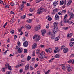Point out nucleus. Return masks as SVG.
Returning a JSON list of instances; mask_svg holds the SVG:
<instances>
[{"mask_svg": "<svg viewBox=\"0 0 74 74\" xmlns=\"http://www.w3.org/2000/svg\"><path fill=\"white\" fill-rule=\"evenodd\" d=\"M53 32L54 34H56L58 32V28L53 27Z\"/></svg>", "mask_w": 74, "mask_h": 74, "instance_id": "obj_3", "label": "nucleus"}, {"mask_svg": "<svg viewBox=\"0 0 74 74\" xmlns=\"http://www.w3.org/2000/svg\"><path fill=\"white\" fill-rule=\"evenodd\" d=\"M49 52L50 53H51L52 52V49L51 48H49L48 49Z\"/></svg>", "mask_w": 74, "mask_h": 74, "instance_id": "obj_29", "label": "nucleus"}, {"mask_svg": "<svg viewBox=\"0 0 74 74\" xmlns=\"http://www.w3.org/2000/svg\"><path fill=\"white\" fill-rule=\"evenodd\" d=\"M71 17L73 18V19H74V14H71Z\"/></svg>", "mask_w": 74, "mask_h": 74, "instance_id": "obj_60", "label": "nucleus"}, {"mask_svg": "<svg viewBox=\"0 0 74 74\" xmlns=\"http://www.w3.org/2000/svg\"><path fill=\"white\" fill-rule=\"evenodd\" d=\"M30 59H31V57L29 56L27 57V61H29Z\"/></svg>", "mask_w": 74, "mask_h": 74, "instance_id": "obj_28", "label": "nucleus"}, {"mask_svg": "<svg viewBox=\"0 0 74 74\" xmlns=\"http://www.w3.org/2000/svg\"><path fill=\"white\" fill-rule=\"evenodd\" d=\"M28 42L27 41H25L23 44V45H24V47H26L28 46Z\"/></svg>", "mask_w": 74, "mask_h": 74, "instance_id": "obj_7", "label": "nucleus"}, {"mask_svg": "<svg viewBox=\"0 0 74 74\" xmlns=\"http://www.w3.org/2000/svg\"><path fill=\"white\" fill-rule=\"evenodd\" d=\"M36 47H37V43H34L32 46V49H35V48H36Z\"/></svg>", "mask_w": 74, "mask_h": 74, "instance_id": "obj_14", "label": "nucleus"}, {"mask_svg": "<svg viewBox=\"0 0 74 74\" xmlns=\"http://www.w3.org/2000/svg\"><path fill=\"white\" fill-rule=\"evenodd\" d=\"M71 3H72V0H69V1L67 5L68 6L70 5V4H71Z\"/></svg>", "mask_w": 74, "mask_h": 74, "instance_id": "obj_22", "label": "nucleus"}, {"mask_svg": "<svg viewBox=\"0 0 74 74\" xmlns=\"http://www.w3.org/2000/svg\"><path fill=\"white\" fill-rule=\"evenodd\" d=\"M11 72V71H8L7 72V74H12Z\"/></svg>", "mask_w": 74, "mask_h": 74, "instance_id": "obj_48", "label": "nucleus"}, {"mask_svg": "<svg viewBox=\"0 0 74 74\" xmlns=\"http://www.w3.org/2000/svg\"><path fill=\"white\" fill-rule=\"evenodd\" d=\"M7 25V22H6L3 26V27H4V28H5V27Z\"/></svg>", "mask_w": 74, "mask_h": 74, "instance_id": "obj_54", "label": "nucleus"}, {"mask_svg": "<svg viewBox=\"0 0 74 74\" xmlns=\"http://www.w3.org/2000/svg\"><path fill=\"white\" fill-rule=\"evenodd\" d=\"M51 38L52 40H53L55 39V35L54 34L51 35Z\"/></svg>", "mask_w": 74, "mask_h": 74, "instance_id": "obj_20", "label": "nucleus"}, {"mask_svg": "<svg viewBox=\"0 0 74 74\" xmlns=\"http://www.w3.org/2000/svg\"><path fill=\"white\" fill-rule=\"evenodd\" d=\"M38 37V35H35L33 37V39L34 40L35 38H36L37 37Z\"/></svg>", "mask_w": 74, "mask_h": 74, "instance_id": "obj_26", "label": "nucleus"}, {"mask_svg": "<svg viewBox=\"0 0 74 74\" xmlns=\"http://www.w3.org/2000/svg\"><path fill=\"white\" fill-rule=\"evenodd\" d=\"M58 22H54L53 24V27L58 28Z\"/></svg>", "mask_w": 74, "mask_h": 74, "instance_id": "obj_5", "label": "nucleus"}, {"mask_svg": "<svg viewBox=\"0 0 74 74\" xmlns=\"http://www.w3.org/2000/svg\"><path fill=\"white\" fill-rule=\"evenodd\" d=\"M37 74H40V70H38L37 73Z\"/></svg>", "mask_w": 74, "mask_h": 74, "instance_id": "obj_61", "label": "nucleus"}, {"mask_svg": "<svg viewBox=\"0 0 74 74\" xmlns=\"http://www.w3.org/2000/svg\"><path fill=\"white\" fill-rule=\"evenodd\" d=\"M40 49H37V50L36 51V54H38H38H40Z\"/></svg>", "mask_w": 74, "mask_h": 74, "instance_id": "obj_16", "label": "nucleus"}, {"mask_svg": "<svg viewBox=\"0 0 74 74\" xmlns=\"http://www.w3.org/2000/svg\"><path fill=\"white\" fill-rule=\"evenodd\" d=\"M56 50H54V52L56 53L57 52H59L60 51V49L58 47H56L55 48Z\"/></svg>", "mask_w": 74, "mask_h": 74, "instance_id": "obj_4", "label": "nucleus"}, {"mask_svg": "<svg viewBox=\"0 0 74 74\" xmlns=\"http://www.w3.org/2000/svg\"><path fill=\"white\" fill-rule=\"evenodd\" d=\"M41 28V27L40 25H38L35 27V30L36 31H38V30L40 29Z\"/></svg>", "mask_w": 74, "mask_h": 74, "instance_id": "obj_9", "label": "nucleus"}, {"mask_svg": "<svg viewBox=\"0 0 74 74\" xmlns=\"http://www.w3.org/2000/svg\"><path fill=\"white\" fill-rule=\"evenodd\" d=\"M35 53L36 52L35 51H34L33 52L32 56H35Z\"/></svg>", "mask_w": 74, "mask_h": 74, "instance_id": "obj_43", "label": "nucleus"}, {"mask_svg": "<svg viewBox=\"0 0 74 74\" xmlns=\"http://www.w3.org/2000/svg\"><path fill=\"white\" fill-rule=\"evenodd\" d=\"M64 3V0H61L60 2V5H63Z\"/></svg>", "mask_w": 74, "mask_h": 74, "instance_id": "obj_21", "label": "nucleus"}, {"mask_svg": "<svg viewBox=\"0 0 74 74\" xmlns=\"http://www.w3.org/2000/svg\"><path fill=\"white\" fill-rule=\"evenodd\" d=\"M70 41H74V38H72L70 40Z\"/></svg>", "mask_w": 74, "mask_h": 74, "instance_id": "obj_59", "label": "nucleus"}, {"mask_svg": "<svg viewBox=\"0 0 74 74\" xmlns=\"http://www.w3.org/2000/svg\"><path fill=\"white\" fill-rule=\"evenodd\" d=\"M68 29V27H64V30H67Z\"/></svg>", "mask_w": 74, "mask_h": 74, "instance_id": "obj_57", "label": "nucleus"}, {"mask_svg": "<svg viewBox=\"0 0 74 74\" xmlns=\"http://www.w3.org/2000/svg\"><path fill=\"white\" fill-rule=\"evenodd\" d=\"M11 32L12 34H14V31L13 30H11Z\"/></svg>", "mask_w": 74, "mask_h": 74, "instance_id": "obj_63", "label": "nucleus"}, {"mask_svg": "<svg viewBox=\"0 0 74 74\" xmlns=\"http://www.w3.org/2000/svg\"><path fill=\"white\" fill-rule=\"evenodd\" d=\"M21 49L20 48L18 47V53H22V51H23L22 48L21 47Z\"/></svg>", "mask_w": 74, "mask_h": 74, "instance_id": "obj_10", "label": "nucleus"}, {"mask_svg": "<svg viewBox=\"0 0 74 74\" xmlns=\"http://www.w3.org/2000/svg\"><path fill=\"white\" fill-rule=\"evenodd\" d=\"M23 7H24V5L23 4L21 5L20 6V9L19 11L20 12H21V11H22L23 9Z\"/></svg>", "mask_w": 74, "mask_h": 74, "instance_id": "obj_6", "label": "nucleus"}, {"mask_svg": "<svg viewBox=\"0 0 74 74\" xmlns=\"http://www.w3.org/2000/svg\"><path fill=\"white\" fill-rule=\"evenodd\" d=\"M66 4V2L65 3V5L62 6L63 8H65V7H66V5H65Z\"/></svg>", "mask_w": 74, "mask_h": 74, "instance_id": "obj_58", "label": "nucleus"}, {"mask_svg": "<svg viewBox=\"0 0 74 74\" xmlns=\"http://www.w3.org/2000/svg\"><path fill=\"white\" fill-rule=\"evenodd\" d=\"M19 67V64H18L15 66V68H16V69H17V68H18V67Z\"/></svg>", "mask_w": 74, "mask_h": 74, "instance_id": "obj_53", "label": "nucleus"}, {"mask_svg": "<svg viewBox=\"0 0 74 74\" xmlns=\"http://www.w3.org/2000/svg\"><path fill=\"white\" fill-rule=\"evenodd\" d=\"M5 68L4 67L3 68H2V71L3 72H4L5 71Z\"/></svg>", "mask_w": 74, "mask_h": 74, "instance_id": "obj_47", "label": "nucleus"}, {"mask_svg": "<svg viewBox=\"0 0 74 74\" xmlns=\"http://www.w3.org/2000/svg\"><path fill=\"white\" fill-rule=\"evenodd\" d=\"M55 57L56 58H60V56H59L58 54H56L55 55Z\"/></svg>", "mask_w": 74, "mask_h": 74, "instance_id": "obj_39", "label": "nucleus"}, {"mask_svg": "<svg viewBox=\"0 0 74 74\" xmlns=\"http://www.w3.org/2000/svg\"><path fill=\"white\" fill-rule=\"evenodd\" d=\"M64 23H67V20L66 19V18H64Z\"/></svg>", "mask_w": 74, "mask_h": 74, "instance_id": "obj_44", "label": "nucleus"}, {"mask_svg": "<svg viewBox=\"0 0 74 74\" xmlns=\"http://www.w3.org/2000/svg\"><path fill=\"white\" fill-rule=\"evenodd\" d=\"M25 70H28V69H29V65H26L25 66Z\"/></svg>", "mask_w": 74, "mask_h": 74, "instance_id": "obj_18", "label": "nucleus"}, {"mask_svg": "<svg viewBox=\"0 0 74 74\" xmlns=\"http://www.w3.org/2000/svg\"><path fill=\"white\" fill-rule=\"evenodd\" d=\"M37 14L40 15L42 12H44V11L46 12L47 10L46 9H45L43 8H40L37 10Z\"/></svg>", "mask_w": 74, "mask_h": 74, "instance_id": "obj_1", "label": "nucleus"}, {"mask_svg": "<svg viewBox=\"0 0 74 74\" xmlns=\"http://www.w3.org/2000/svg\"><path fill=\"white\" fill-rule=\"evenodd\" d=\"M70 66L68 64H66V67L67 68V69H69V67H70Z\"/></svg>", "mask_w": 74, "mask_h": 74, "instance_id": "obj_33", "label": "nucleus"}, {"mask_svg": "<svg viewBox=\"0 0 74 74\" xmlns=\"http://www.w3.org/2000/svg\"><path fill=\"white\" fill-rule=\"evenodd\" d=\"M40 55H41V57H39V58L40 59H45V53L44 52H42L41 53H40Z\"/></svg>", "mask_w": 74, "mask_h": 74, "instance_id": "obj_2", "label": "nucleus"}, {"mask_svg": "<svg viewBox=\"0 0 74 74\" xmlns=\"http://www.w3.org/2000/svg\"><path fill=\"white\" fill-rule=\"evenodd\" d=\"M71 63H72V64H74V60H71Z\"/></svg>", "mask_w": 74, "mask_h": 74, "instance_id": "obj_52", "label": "nucleus"}, {"mask_svg": "<svg viewBox=\"0 0 74 74\" xmlns=\"http://www.w3.org/2000/svg\"><path fill=\"white\" fill-rule=\"evenodd\" d=\"M59 40V37H56V38L55 39L56 41H58Z\"/></svg>", "mask_w": 74, "mask_h": 74, "instance_id": "obj_37", "label": "nucleus"}, {"mask_svg": "<svg viewBox=\"0 0 74 74\" xmlns=\"http://www.w3.org/2000/svg\"><path fill=\"white\" fill-rule=\"evenodd\" d=\"M26 18V16L24 15L23 16H22L21 17V19H25V18Z\"/></svg>", "mask_w": 74, "mask_h": 74, "instance_id": "obj_38", "label": "nucleus"}, {"mask_svg": "<svg viewBox=\"0 0 74 74\" xmlns=\"http://www.w3.org/2000/svg\"><path fill=\"white\" fill-rule=\"evenodd\" d=\"M58 2L57 1H55V2L53 3V5L54 6H56L58 5Z\"/></svg>", "mask_w": 74, "mask_h": 74, "instance_id": "obj_15", "label": "nucleus"}, {"mask_svg": "<svg viewBox=\"0 0 74 74\" xmlns=\"http://www.w3.org/2000/svg\"><path fill=\"white\" fill-rule=\"evenodd\" d=\"M35 2L36 3H39V2H40V0L38 1L37 0H36L35 1Z\"/></svg>", "mask_w": 74, "mask_h": 74, "instance_id": "obj_55", "label": "nucleus"}, {"mask_svg": "<svg viewBox=\"0 0 74 74\" xmlns=\"http://www.w3.org/2000/svg\"><path fill=\"white\" fill-rule=\"evenodd\" d=\"M67 23H68L70 25L71 23L72 24V25H73L74 24V23L72 22L71 21H69L68 20H67Z\"/></svg>", "mask_w": 74, "mask_h": 74, "instance_id": "obj_19", "label": "nucleus"}, {"mask_svg": "<svg viewBox=\"0 0 74 74\" xmlns=\"http://www.w3.org/2000/svg\"><path fill=\"white\" fill-rule=\"evenodd\" d=\"M74 42H71L69 44V45L70 47H73L74 45Z\"/></svg>", "mask_w": 74, "mask_h": 74, "instance_id": "obj_23", "label": "nucleus"}, {"mask_svg": "<svg viewBox=\"0 0 74 74\" xmlns=\"http://www.w3.org/2000/svg\"><path fill=\"white\" fill-rule=\"evenodd\" d=\"M49 71H50V70H49L48 71H47V72H46L45 73V74H49Z\"/></svg>", "mask_w": 74, "mask_h": 74, "instance_id": "obj_45", "label": "nucleus"}, {"mask_svg": "<svg viewBox=\"0 0 74 74\" xmlns=\"http://www.w3.org/2000/svg\"><path fill=\"white\" fill-rule=\"evenodd\" d=\"M55 20L56 21H57V20H59V16L58 14H56L55 16Z\"/></svg>", "mask_w": 74, "mask_h": 74, "instance_id": "obj_11", "label": "nucleus"}, {"mask_svg": "<svg viewBox=\"0 0 74 74\" xmlns=\"http://www.w3.org/2000/svg\"><path fill=\"white\" fill-rule=\"evenodd\" d=\"M10 4V5H11V6H14V5H15V4H14V3L13 2H11Z\"/></svg>", "mask_w": 74, "mask_h": 74, "instance_id": "obj_36", "label": "nucleus"}, {"mask_svg": "<svg viewBox=\"0 0 74 74\" xmlns=\"http://www.w3.org/2000/svg\"><path fill=\"white\" fill-rule=\"evenodd\" d=\"M69 51V49L67 48H65L63 50L64 53H67L68 51Z\"/></svg>", "mask_w": 74, "mask_h": 74, "instance_id": "obj_13", "label": "nucleus"}, {"mask_svg": "<svg viewBox=\"0 0 74 74\" xmlns=\"http://www.w3.org/2000/svg\"><path fill=\"white\" fill-rule=\"evenodd\" d=\"M46 18L47 19H48L49 21H51V20L52 19L51 17H49L48 18V17H47Z\"/></svg>", "mask_w": 74, "mask_h": 74, "instance_id": "obj_41", "label": "nucleus"}, {"mask_svg": "<svg viewBox=\"0 0 74 74\" xmlns=\"http://www.w3.org/2000/svg\"><path fill=\"white\" fill-rule=\"evenodd\" d=\"M73 36V34L72 33H71L69 34V35H68L67 36L68 37H71Z\"/></svg>", "mask_w": 74, "mask_h": 74, "instance_id": "obj_25", "label": "nucleus"}, {"mask_svg": "<svg viewBox=\"0 0 74 74\" xmlns=\"http://www.w3.org/2000/svg\"><path fill=\"white\" fill-rule=\"evenodd\" d=\"M33 21L32 19H29V20H28L27 22H28L29 23H30L31 22H32V21Z\"/></svg>", "mask_w": 74, "mask_h": 74, "instance_id": "obj_27", "label": "nucleus"}, {"mask_svg": "<svg viewBox=\"0 0 74 74\" xmlns=\"http://www.w3.org/2000/svg\"><path fill=\"white\" fill-rule=\"evenodd\" d=\"M38 66V64H36L35 65V68H36V67H37Z\"/></svg>", "mask_w": 74, "mask_h": 74, "instance_id": "obj_62", "label": "nucleus"}, {"mask_svg": "<svg viewBox=\"0 0 74 74\" xmlns=\"http://www.w3.org/2000/svg\"><path fill=\"white\" fill-rule=\"evenodd\" d=\"M30 12H33V11H34V9H30Z\"/></svg>", "mask_w": 74, "mask_h": 74, "instance_id": "obj_46", "label": "nucleus"}, {"mask_svg": "<svg viewBox=\"0 0 74 74\" xmlns=\"http://www.w3.org/2000/svg\"><path fill=\"white\" fill-rule=\"evenodd\" d=\"M54 59H55V58H51V59H50L49 60V62L51 63V62H52L53 61V60H54Z\"/></svg>", "mask_w": 74, "mask_h": 74, "instance_id": "obj_31", "label": "nucleus"}, {"mask_svg": "<svg viewBox=\"0 0 74 74\" xmlns=\"http://www.w3.org/2000/svg\"><path fill=\"white\" fill-rule=\"evenodd\" d=\"M9 7H10V5H8L5 6V8H8Z\"/></svg>", "mask_w": 74, "mask_h": 74, "instance_id": "obj_51", "label": "nucleus"}, {"mask_svg": "<svg viewBox=\"0 0 74 74\" xmlns=\"http://www.w3.org/2000/svg\"><path fill=\"white\" fill-rule=\"evenodd\" d=\"M17 44L18 45V46H19V47H20V46H21V45H20V42H19V41H18L17 42Z\"/></svg>", "mask_w": 74, "mask_h": 74, "instance_id": "obj_64", "label": "nucleus"}, {"mask_svg": "<svg viewBox=\"0 0 74 74\" xmlns=\"http://www.w3.org/2000/svg\"><path fill=\"white\" fill-rule=\"evenodd\" d=\"M25 26L26 27L27 29V30H30V29H31V26L30 25H29V24H26Z\"/></svg>", "mask_w": 74, "mask_h": 74, "instance_id": "obj_8", "label": "nucleus"}, {"mask_svg": "<svg viewBox=\"0 0 74 74\" xmlns=\"http://www.w3.org/2000/svg\"><path fill=\"white\" fill-rule=\"evenodd\" d=\"M64 48H65V46H64V45H62L61 46V50H62V49H64Z\"/></svg>", "mask_w": 74, "mask_h": 74, "instance_id": "obj_42", "label": "nucleus"}, {"mask_svg": "<svg viewBox=\"0 0 74 74\" xmlns=\"http://www.w3.org/2000/svg\"><path fill=\"white\" fill-rule=\"evenodd\" d=\"M8 67V64H6L5 65L4 68L5 69L6 68H7Z\"/></svg>", "mask_w": 74, "mask_h": 74, "instance_id": "obj_50", "label": "nucleus"}, {"mask_svg": "<svg viewBox=\"0 0 74 74\" xmlns=\"http://www.w3.org/2000/svg\"><path fill=\"white\" fill-rule=\"evenodd\" d=\"M68 72H70V71H71L72 70V68L71 67L68 68V69H67Z\"/></svg>", "mask_w": 74, "mask_h": 74, "instance_id": "obj_24", "label": "nucleus"}, {"mask_svg": "<svg viewBox=\"0 0 74 74\" xmlns=\"http://www.w3.org/2000/svg\"><path fill=\"white\" fill-rule=\"evenodd\" d=\"M10 22H11L12 23H13V22H14V17H13L12 18Z\"/></svg>", "mask_w": 74, "mask_h": 74, "instance_id": "obj_32", "label": "nucleus"}, {"mask_svg": "<svg viewBox=\"0 0 74 74\" xmlns=\"http://www.w3.org/2000/svg\"><path fill=\"white\" fill-rule=\"evenodd\" d=\"M14 40H16V38H17V36H16V35H15L14 36Z\"/></svg>", "mask_w": 74, "mask_h": 74, "instance_id": "obj_49", "label": "nucleus"}, {"mask_svg": "<svg viewBox=\"0 0 74 74\" xmlns=\"http://www.w3.org/2000/svg\"><path fill=\"white\" fill-rule=\"evenodd\" d=\"M58 10L57 9H54L53 12H58Z\"/></svg>", "mask_w": 74, "mask_h": 74, "instance_id": "obj_40", "label": "nucleus"}, {"mask_svg": "<svg viewBox=\"0 0 74 74\" xmlns=\"http://www.w3.org/2000/svg\"><path fill=\"white\" fill-rule=\"evenodd\" d=\"M41 33L42 36H44V34L46 33V31L45 30H42L41 31Z\"/></svg>", "mask_w": 74, "mask_h": 74, "instance_id": "obj_12", "label": "nucleus"}, {"mask_svg": "<svg viewBox=\"0 0 74 74\" xmlns=\"http://www.w3.org/2000/svg\"><path fill=\"white\" fill-rule=\"evenodd\" d=\"M32 62H33L34 61V60H36V58H33L32 59Z\"/></svg>", "mask_w": 74, "mask_h": 74, "instance_id": "obj_56", "label": "nucleus"}, {"mask_svg": "<svg viewBox=\"0 0 74 74\" xmlns=\"http://www.w3.org/2000/svg\"><path fill=\"white\" fill-rule=\"evenodd\" d=\"M64 64H62V66H63L62 67V69L64 70H66V66H64Z\"/></svg>", "mask_w": 74, "mask_h": 74, "instance_id": "obj_17", "label": "nucleus"}, {"mask_svg": "<svg viewBox=\"0 0 74 74\" xmlns=\"http://www.w3.org/2000/svg\"><path fill=\"white\" fill-rule=\"evenodd\" d=\"M28 32H27V31H26L25 33V36H26V37H28Z\"/></svg>", "mask_w": 74, "mask_h": 74, "instance_id": "obj_34", "label": "nucleus"}, {"mask_svg": "<svg viewBox=\"0 0 74 74\" xmlns=\"http://www.w3.org/2000/svg\"><path fill=\"white\" fill-rule=\"evenodd\" d=\"M40 36H38L37 38L36 39V41H39V40L40 39Z\"/></svg>", "mask_w": 74, "mask_h": 74, "instance_id": "obj_30", "label": "nucleus"}, {"mask_svg": "<svg viewBox=\"0 0 74 74\" xmlns=\"http://www.w3.org/2000/svg\"><path fill=\"white\" fill-rule=\"evenodd\" d=\"M8 67L9 70H11V66H10V65H9V64H8Z\"/></svg>", "mask_w": 74, "mask_h": 74, "instance_id": "obj_35", "label": "nucleus"}]
</instances>
